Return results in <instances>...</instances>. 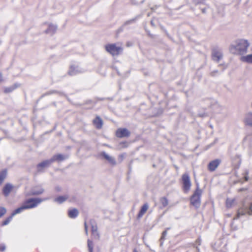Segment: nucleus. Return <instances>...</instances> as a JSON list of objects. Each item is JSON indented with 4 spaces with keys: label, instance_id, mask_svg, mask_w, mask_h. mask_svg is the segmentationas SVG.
Here are the masks:
<instances>
[{
    "label": "nucleus",
    "instance_id": "nucleus-1",
    "mask_svg": "<svg viewBox=\"0 0 252 252\" xmlns=\"http://www.w3.org/2000/svg\"><path fill=\"white\" fill-rule=\"evenodd\" d=\"M249 46L250 43L248 40L240 39L232 42L229 49L230 53L233 54L242 55L247 53Z\"/></svg>",
    "mask_w": 252,
    "mask_h": 252
},
{
    "label": "nucleus",
    "instance_id": "nucleus-39",
    "mask_svg": "<svg viewBox=\"0 0 252 252\" xmlns=\"http://www.w3.org/2000/svg\"><path fill=\"white\" fill-rule=\"evenodd\" d=\"M248 179H249L248 176H246L245 177V181H248Z\"/></svg>",
    "mask_w": 252,
    "mask_h": 252
},
{
    "label": "nucleus",
    "instance_id": "nucleus-36",
    "mask_svg": "<svg viewBox=\"0 0 252 252\" xmlns=\"http://www.w3.org/2000/svg\"><path fill=\"white\" fill-rule=\"evenodd\" d=\"M196 242L198 243L199 245H200L201 243V240L199 238L197 239L196 240Z\"/></svg>",
    "mask_w": 252,
    "mask_h": 252
},
{
    "label": "nucleus",
    "instance_id": "nucleus-3",
    "mask_svg": "<svg viewBox=\"0 0 252 252\" xmlns=\"http://www.w3.org/2000/svg\"><path fill=\"white\" fill-rule=\"evenodd\" d=\"M202 192V190L199 189V185L197 184L196 189L190 198L191 204L196 208H198L200 205V197Z\"/></svg>",
    "mask_w": 252,
    "mask_h": 252
},
{
    "label": "nucleus",
    "instance_id": "nucleus-34",
    "mask_svg": "<svg viewBox=\"0 0 252 252\" xmlns=\"http://www.w3.org/2000/svg\"><path fill=\"white\" fill-rule=\"evenodd\" d=\"M5 250V246H0V251L1 252H3Z\"/></svg>",
    "mask_w": 252,
    "mask_h": 252
},
{
    "label": "nucleus",
    "instance_id": "nucleus-27",
    "mask_svg": "<svg viewBox=\"0 0 252 252\" xmlns=\"http://www.w3.org/2000/svg\"><path fill=\"white\" fill-rule=\"evenodd\" d=\"M17 87V86H15V87L11 86L10 87L6 88L4 89V92L6 93L11 92Z\"/></svg>",
    "mask_w": 252,
    "mask_h": 252
},
{
    "label": "nucleus",
    "instance_id": "nucleus-19",
    "mask_svg": "<svg viewBox=\"0 0 252 252\" xmlns=\"http://www.w3.org/2000/svg\"><path fill=\"white\" fill-rule=\"evenodd\" d=\"M79 212L77 209L73 208L68 210V216L70 218L74 219L77 217Z\"/></svg>",
    "mask_w": 252,
    "mask_h": 252
},
{
    "label": "nucleus",
    "instance_id": "nucleus-42",
    "mask_svg": "<svg viewBox=\"0 0 252 252\" xmlns=\"http://www.w3.org/2000/svg\"><path fill=\"white\" fill-rule=\"evenodd\" d=\"M133 252H137V251L136 250H134Z\"/></svg>",
    "mask_w": 252,
    "mask_h": 252
},
{
    "label": "nucleus",
    "instance_id": "nucleus-15",
    "mask_svg": "<svg viewBox=\"0 0 252 252\" xmlns=\"http://www.w3.org/2000/svg\"><path fill=\"white\" fill-rule=\"evenodd\" d=\"M57 29V26L56 25L51 24H49L48 29L45 31L44 32L52 35L56 32Z\"/></svg>",
    "mask_w": 252,
    "mask_h": 252
},
{
    "label": "nucleus",
    "instance_id": "nucleus-37",
    "mask_svg": "<svg viewBox=\"0 0 252 252\" xmlns=\"http://www.w3.org/2000/svg\"><path fill=\"white\" fill-rule=\"evenodd\" d=\"M56 190L58 191H60L61 190V188L60 187H56Z\"/></svg>",
    "mask_w": 252,
    "mask_h": 252
},
{
    "label": "nucleus",
    "instance_id": "nucleus-35",
    "mask_svg": "<svg viewBox=\"0 0 252 252\" xmlns=\"http://www.w3.org/2000/svg\"><path fill=\"white\" fill-rule=\"evenodd\" d=\"M85 228L86 233L87 235L88 234V229H87V224L86 223H85Z\"/></svg>",
    "mask_w": 252,
    "mask_h": 252
},
{
    "label": "nucleus",
    "instance_id": "nucleus-29",
    "mask_svg": "<svg viewBox=\"0 0 252 252\" xmlns=\"http://www.w3.org/2000/svg\"><path fill=\"white\" fill-rule=\"evenodd\" d=\"M14 216L12 215V214H11V216H10L9 217H8L7 219H6L2 223V225H7V224L9 223V222L11 221L12 217H13Z\"/></svg>",
    "mask_w": 252,
    "mask_h": 252
},
{
    "label": "nucleus",
    "instance_id": "nucleus-17",
    "mask_svg": "<svg viewBox=\"0 0 252 252\" xmlns=\"http://www.w3.org/2000/svg\"><path fill=\"white\" fill-rule=\"evenodd\" d=\"M149 208V205L148 203H145L141 207L138 215V218H141L144 214L146 212V211L148 210Z\"/></svg>",
    "mask_w": 252,
    "mask_h": 252
},
{
    "label": "nucleus",
    "instance_id": "nucleus-26",
    "mask_svg": "<svg viewBox=\"0 0 252 252\" xmlns=\"http://www.w3.org/2000/svg\"><path fill=\"white\" fill-rule=\"evenodd\" d=\"M234 199H227L226 201V206L227 208H230L232 206L234 203Z\"/></svg>",
    "mask_w": 252,
    "mask_h": 252
},
{
    "label": "nucleus",
    "instance_id": "nucleus-5",
    "mask_svg": "<svg viewBox=\"0 0 252 252\" xmlns=\"http://www.w3.org/2000/svg\"><path fill=\"white\" fill-rule=\"evenodd\" d=\"M105 48L107 52L112 56H117L123 51V48L117 46L116 44H109L105 46Z\"/></svg>",
    "mask_w": 252,
    "mask_h": 252
},
{
    "label": "nucleus",
    "instance_id": "nucleus-41",
    "mask_svg": "<svg viewBox=\"0 0 252 252\" xmlns=\"http://www.w3.org/2000/svg\"><path fill=\"white\" fill-rule=\"evenodd\" d=\"M151 24H152L153 26H155V25L154 24V23H153V21H151Z\"/></svg>",
    "mask_w": 252,
    "mask_h": 252
},
{
    "label": "nucleus",
    "instance_id": "nucleus-14",
    "mask_svg": "<svg viewBox=\"0 0 252 252\" xmlns=\"http://www.w3.org/2000/svg\"><path fill=\"white\" fill-rule=\"evenodd\" d=\"M101 155L110 164L113 165H116V162L114 158L108 155L104 152H102L101 153Z\"/></svg>",
    "mask_w": 252,
    "mask_h": 252
},
{
    "label": "nucleus",
    "instance_id": "nucleus-25",
    "mask_svg": "<svg viewBox=\"0 0 252 252\" xmlns=\"http://www.w3.org/2000/svg\"><path fill=\"white\" fill-rule=\"evenodd\" d=\"M92 220L91 221V222H92ZM91 224H92V233L94 235L96 234L97 235H98V233H97V226L95 224H93L92 223H91Z\"/></svg>",
    "mask_w": 252,
    "mask_h": 252
},
{
    "label": "nucleus",
    "instance_id": "nucleus-18",
    "mask_svg": "<svg viewBox=\"0 0 252 252\" xmlns=\"http://www.w3.org/2000/svg\"><path fill=\"white\" fill-rule=\"evenodd\" d=\"M13 186L10 184H6L3 188V193L6 196H8Z\"/></svg>",
    "mask_w": 252,
    "mask_h": 252
},
{
    "label": "nucleus",
    "instance_id": "nucleus-10",
    "mask_svg": "<svg viewBox=\"0 0 252 252\" xmlns=\"http://www.w3.org/2000/svg\"><path fill=\"white\" fill-rule=\"evenodd\" d=\"M130 132L126 128H119L116 132V136L118 137H124L129 136Z\"/></svg>",
    "mask_w": 252,
    "mask_h": 252
},
{
    "label": "nucleus",
    "instance_id": "nucleus-8",
    "mask_svg": "<svg viewBox=\"0 0 252 252\" xmlns=\"http://www.w3.org/2000/svg\"><path fill=\"white\" fill-rule=\"evenodd\" d=\"M212 57L213 61L218 62L222 58L223 55L220 50L214 49L212 52Z\"/></svg>",
    "mask_w": 252,
    "mask_h": 252
},
{
    "label": "nucleus",
    "instance_id": "nucleus-7",
    "mask_svg": "<svg viewBox=\"0 0 252 252\" xmlns=\"http://www.w3.org/2000/svg\"><path fill=\"white\" fill-rule=\"evenodd\" d=\"M83 72L84 70L78 65H72L70 66L68 73L70 75L73 76Z\"/></svg>",
    "mask_w": 252,
    "mask_h": 252
},
{
    "label": "nucleus",
    "instance_id": "nucleus-21",
    "mask_svg": "<svg viewBox=\"0 0 252 252\" xmlns=\"http://www.w3.org/2000/svg\"><path fill=\"white\" fill-rule=\"evenodd\" d=\"M245 123L249 126H252V113H248L245 119Z\"/></svg>",
    "mask_w": 252,
    "mask_h": 252
},
{
    "label": "nucleus",
    "instance_id": "nucleus-2",
    "mask_svg": "<svg viewBox=\"0 0 252 252\" xmlns=\"http://www.w3.org/2000/svg\"><path fill=\"white\" fill-rule=\"evenodd\" d=\"M43 200H45V199L42 200L39 198H33L27 199L24 202L23 205L21 207L16 209L12 213V215L15 216V215L22 212L25 209L34 208Z\"/></svg>",
    "mask_w": 252,
    "mask_h": 252
},
{
    "label": "nucleus",
    "instance_id": "nucleus-6",
    "mask_svg": "<svg viewBox=\"0 0 252 252\" xmlns=\"http://www.w3.org/2000/svg\"><path fill=\"white\" fill-rule=\"evenodd\" d=\"M182 181L184 191L187 192L190 190L191 187L190 178L188 174L183 175Z\"/></svg>",
    "mask_w": 252,
    "mask_h": 252
},
{
    "label": "nucleus",
    "instance_id": "nucleus-30",
    "mask_svg": "<svg viewBox=\"0 0 252 252\" xmlns=\"http://www.w3.org/2000/svg\"><path fill=\"white\" fill-rule=\"evenodd\" d=\"M70 202H75L77 201V198L75 196L72 195L71 196H68V198L67 199Z\"/></svg>",
    "mask_w": 252,
    "mask_h": 252
},
{
    "label": "nucleus",
    "instance_id": "nucleus-12",
    "mask_svg": "<svg viewBox=\"0 0 252 252\" xmlns=\"http://www.w3.org/2000/svg\"><path fill=\"white\" fill-rule=\"evenodd\" d=\"M68 158V155H63L62 154H58L54 155L53 156V157L51 158V161L52 163L54 161H63L65 159H67Z\"/></svg>",
    "mask_w": 252,
    "mask_h": 252
},
{
    "label": "nucleus",
    "instance_id": "nucleus-4",
    "mask_svg": "<svg viewBox=\"0 0 252 252\" xmlns=\"http://www.w3.org/2000/svg\"><path fill=\"white\" fill-rule=\"evenodd\" d=\"M247 215H252V203L249 207L243 205L238 209L236 216L234 218V220L240 219L242 216Z\"/></svg>",
    "mask_w": 252,
    "mask_h": 252
},
{
    "label": "nucleus",
    "instance_id": "nucleus-28",
    "mask_svg": "<svg viewBox=\"0 0 252 252\" xmlns=\"http://www.w3.org/2000/svg\"><path fill=\"white\" fill-rule=\"evenodd\" d=\"M88 246L89 248V250L90 252H93V242L92 241L88 240Z\"/></svg>",
    "mask_w": 252,
    "mask_h": 252
},
{
    "label": "nucleus",
    "instance_id": "nucleus-32",
    "mask_svg": "<svg viewBox=\"0 0 252 252\" xmlns=\"http://www.w3.org/2000/svg\"><path fill=\"white\" fill-rule=\"evenodd\" d=\"M167 230H165L163 232H162V236L161 237V239H164L165 237L167 235Z\"/></svg>",
    "mask_w": 252,
    "mask_h": 252
},
{
    "label": "nucleus",
    "instance_id": "nucleus-24",
    "mask_svg": "<svg viewBox=\"0 0 252 252\" xmlns=\"http://www.w3.org/2000/svg\"><path fill=\"white\" fill-rule=\"evenodd\" d=\"M160 202L163 207H166L168 204V201L165 197H161L160 199Z\"/></svg>",
    "mask_w": 252,
    "mask_h": 252
},
{
    "label": "nucleus",
    "instance_id": "nucleus-20",
    "mask_svg": "<svg viewBox=\"0 0 252 252\" xmlns=\"http://www.w3.org/2000/svg\"><path fill=\"white\" fill-rule=\"evenodd\" d=\"M68 198V195L59 196L54 199V201L59 204H62Z\"/></svg>",
    "mask_w": 252,
    "mask_h": 252
},
{
    "label": "nucleus",
    "instance_id": "nucleus-9",
    "mask_svg": "<svg viewBox=\"0 0 252 252\" xmlns=\"http://www.w3.org/2000/svg\"><path fill=\"white\" fill-rule=\"evenodd\" d=\"M44 189L41 186H35L32 188L30 194L32 195H39L43 193Z\"/></svg>",
    "mask_w": 252,
    "mask_h": 252
},
{
    "label": "nucleus",
    "instance_id": "nucleus-22",
    "mask_svg": "<svg viewBox=\"0 0 252 252\" xmlns=\"http://www.w3.org/2000/svg\"><path fill=\"white\" fill-rule=\"evenodd\" d=\"M241 61L249 63H252V54L241 57Z\"/></svg>",
    "mask_w": 252,
    "mask_h": 252
},
{
    "label": "nucleus",
    "instance_id": "nucleus-11",
    "mask_svg": "<svg viewBox=\"0 0 252 252\" xmlns=\"http://www.w3.org/2000/svg\"><path fill=\"white\" fill-rule=\"evenodd\" d=\"M220 163V160L219 159L214 160L210 162L208 164V169L210 171H214L218 167Z\"/></svg>",
    "mask_w": 252,
    "mask_h": 252
},
{
    "label": "nucleus",
    "instance_id": "nucleus-23",
    "mask_svg": "<svg viewBox=\"0 0 252 252\" xmlns=\"http://www.w3.org/2000/svg\"><path fill=\"white\" fill-rule=\"evenodd\" d=\"M7 176V171L4 169L0 172V185H1Z\"/></svg>",
    "mask_w": 252,
    "mask_h": 252
},
{
    "label": "nucleus",
    "instance_id": "nucleus-40",
    "mask_svg": "<svg viewBox=\"0 0 252 252\" xmlns=\"http://www.w3.org/2000/svg\"><path fill=\"white\" fill-rule=\"evenodd\" d=\"M2 81V75L0 74V82Z\"/></svg>",
    "mask_w": 252,
    "mask_h": 252
},
{
    "label": "nucleus",
    "instance_id": "nucleus-31",
    "mask_svg": "<svg viewBox=\"0 0 252 252\" xmlns=\"http://www.w3.org/2000/svg\"><path fill=\"white\" fill-rule=\"evenodd\" d=\"M6 212V210L4 207H0V218L4 215Z\"/></svg>",
    "mask_w": 252,
    "mask_h": 252
},
{
    "label": "nucleus",
    "instance_id": "nucleus-33",
    "mask_svg": "<svg viewBox=\"0 0 252 252\" xmlns=\"http://www.w3.org/2000/svg\"><path fill=\"white\" fill-rule=\"evenodd\" d=\"M219 71L218 70H215L211 72V75L213 76H215L216 74L218 73Z\"/></svg>",
    "mask_w": 252,
    "mask_h": 252
},
{
    "label": "nucleus",
    "instance_id": "nucleus-16",
    "mask_svg": "<svg viewBox=\"0 0 252 252\" xmlns=\"http://www.w3.org/2000/svg\"><path fill=\"white\" fill-rule=\"evenodd\" d=\"M93 123L96 128L100 129L102 126L103 121L99 117L97 116L95 119L94 120Z\"/></svg>",
    "mask_w": 252,
    "mask_h": 252
},
{
    "label": "nucleus",
    "instance_id": "nucleus-38",
    "mask_svg": "<svg viewBox=\"0 0 252 252\" xmlns=\"http://www.w3.org/2000/svg\"><path fill=\"white\" fill-rule=\"evenodd\" d=\"M227 65H226V64H224V65H223V68H222V71H223L224 69H225V68H227Z\"/></svg>",
    "mask_w": 252,
    "mask_h": 252
},
{
    "label": "nucleus",
    "instance_id": "nucleus-13",
    "mask_svg": "<svg viewBox=\"0 0 252 252\" xmlns=\"http://www.w3.org/2000/svg\"><path fill=\"white\" fill-rule=\"evenodd\" d=\"M52 163L51 159L45 160L37 165V170L38 171H41L42 169L49 166Z\"/></svg>",
    "mask_w": 252,
    "mask_h": 252
}]
</instances>
